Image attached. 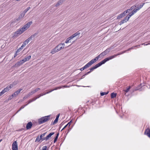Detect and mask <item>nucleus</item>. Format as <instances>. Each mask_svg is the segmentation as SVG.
<instances>
[{"label":"nucleus","instance_id":"1","mask_svg":"<svg viewBox=\"0 0 150 150\" xmlns=\"http://www.w3.org/2000/svg\"><path fill=\"white\" fill-rule=\"evenodd\" d=\"M32 23V22L31 21L28 22L23 27L19 29L17 31L14 33L13 37V38H16L21 35L29 27Z\"/></svg>","mask_w":150,"mask_h":150},{"label":"nucleus","instance_id":"2","mask_svg":"<svg viewBox=\"0 0 150 150\" xmlns=\"http://www.w3.org/2000/svg\"><path fill=\"white\" fill-rule=\"evenodd\" d=\"M111 48H108L105 51H103V52L100 53L99 55L97 57L95 58L92 59V60L93 61L94 63L96 62L97 61L98 59L100 58H101L104 56H105L107 54H108L111 50Z\"/></svg>","mask_w":150,"mask_h":150},{"label":"nucleus","instance_id":"3","mask_svg":"<svg viewBox=\"0 0 150 150\" xmlns=\"http://www.w3.org/2000/svg\"><path fill=\"white\" fill-rule=\"evenodd\" d=\"M139 46H140V45H137V46H135L132 47L131 48H130L128 49L127 50L124 51L122 52H121L120 53H118L116 54H115L113 55L110 56L107 58H106V59L108 61L110 59H111L115 58V57H116L118 55H119L123 54L125 52L127 51H129L132 49H134V48L135 47H137V48H138V47H139Z\"/></svg>","mask_w":150,"mask_h":150},{"label":"nucleus","instance_id":"4","mask_svg":"<svg viewBox=\"0 0 150 150\" xmlns=\"http://www.w3.org/2000/svg\"><path fill=\"white\" fill-rule=\"evenodd\" d=\"M65 45L64 43L59 44L57 45L54 49H52L50 53L52 54H54L55 53L59 51L62 49L64 48V46Z\"/></svg>","mask_w":150,"mask_h":150},{"label":"nucleus","instance_id":"5","mask_svg":"<svg viewBox=\"0 0 150 150\" xmlns=\"http://www.w3.org/2000/svg\"><path fill=\"white\" fill-rule=\"evenodd\" d=\"M50 115H49L42 117L38 120V123L41 124L47 122L50 119Z\"/></svg>","mask_w":150,"mask_h":150},{"label":"nucleus","instance_id":"6","mask_svg":"<svg viewBox=\"0 0 150 150\" xmlns=\"http://www.w3.org/2000/svg\"><path fill=\"white\" fill-rule=\"evenodd\" d=\"M107 61V60L105 58L104 60H103L101 62L97 64L91 68L90 69L91 71H92L94 69L101 66L103 64H105Z\"/></svg>","mask_w":150,"mask_h":150},{"label":"nucleus","instance_id":"7","mask_svg":"<svg viewBox=\"0 0 150 150\" xmlns=\"http://www.w3.org/2000/svg\"><path fill=\"white\" fill-rule=\"evenodd\" d=\"M80 33L79 32V31H78L74 34H73L70 37H69L68 38H67L65 42L66 43H67L69 42V41L71 39L73 38H74L75 37L79 35L80 34Z\"/></svg>","mask_w":150,"mask_h":150},{"label":"nucleus","instance_id":"8","mask_svg":"<svg viewBox=\"0 0 150 150\" xmlns=\"http://www.w3.org/2000/svg\"><path fill=\"white\" fill-rule=\"evenodd\" d=\"M94 63L91 60L88 62L85 66H84L83 67L81 68L80 69V70L82 71L84 70V69L87 68L88 67H90L91 65L94 64Z\"/></svg>","mask_w":150,"mask_h":150},{"label":"nucleus","instance_id":"9","mask_svg":"<svg viewBox=\"0 0 150 150\" xmlns=\"http://www.w3.org/2000/svg\"><path fill=\"white\" fill-rule=\"evenodd\" d=\"M13 86V84H11L9 86H7L1 91V93L3 94H4L5 92L10 90Z\"/></svg>","mask_w":150,"mask_h":150},{"label":"nucleus","instance_id":"10","mask_svg":"<svg viewBox=\"0 0 150 150\" xmlns=\"http://www.w3.org/2000/svg\"><path fill=\"white\" fill-rule=\"evenodd\" d=\"M12 150H18V146L16 141H14L12 145Z\"/></svg>","mask_w":150,"mask_h":150},{"label":"nucleus","instance_id":"11","mask_svg":"<svg viewBox=\"0 0 150 150\" xmlns=\"http://www.w3.org/2000/svg\"><path fill=\"white\" fill-rule=\"evenodd\" d=\"M40 90V88H37L35 89L34 90H33L30 92L28 94H27L28 97H29L30 96L39 90Z\"/></svg>","mask_w":150,"mask_h":150},{"label":"nucleus","instance_id":"12","mask_svg":"<svg viewBox=\"0 0 150 150\" xmlns=\"http://www.w3.org/2000/svg\"><path fill=\"white\" fill-rule=\"evenodd\" d=\"M54 134V132H52L50 133L48 135H47L46 137H43V139L47 140L50 139V138L51 137V136Z\"/></svg>","mask_w":150,"mask_h":150},{"label":"nucleus","instance_id":"13","mask_svg":"<svg viewBox=\"0 0 150 150\" xmlns=\"http://www.w3.org/2000/svg\"><path fill=\"white\" fill-rule=\"evenodd\" d=\"M23 63V62L22 61V60H21L18 62L15 65V67H19L21 65H22Z\"/></svg>","mask_w":150,"mask_h":150},{"label":"nucleus","instance_id":"14","mask_svg":"<svg viewBox=\"0 0 150 150\" xmlns=\"http://www.w3.org/2000/svg\"><path fill=\"white\" fill-rule=\"evenodd\" d=\"M144 134L150 138V129L149 128H148L146 129L144 132Z\"/></svg>","mask_w":150,"mask_h":150},{"label":"nucleus","instance_id":"15","mask_svg":"<svg viewBox=\"0 0 150 150\" xmlns=\"http://www.w3.org/2000/svg\"><path fill=\"white\" fill-rule=\"evenodd\" d=\"M37 34V33H35L34 34L32 35L30 37L27 39L29 41L34 39L35 37H36Z\"/></svg>","mask_w":150,"mask_h":150},{"label":"nucleus","instance_id":"16","mask_svg":"<svg viewBox=\"0 0 150 150\" xmlns=\"http://www.w3.org/2000/svg\"><path fill=\"white\" fill-rule=\"evenodd\" d=\"M33 125V124L31 122H28L27 124L26 128L27 129H30Z\"/></svg>","mask_w":150,"mask_h":150},{"label":"nucleus","instance_id":"17","mask_svg":"<svg viewBox=\"0 0 150 150\" xmlns=\"http://www.w3.org/2000/svg\"><path fill=\"white\" fill-rule=\"evenodd\" d=\"M31 56L30 55L26 56L24 59L22 60V61L24 63L26 61H28L31 58Z\"/></svg>","mask_w":150,"mask_h":150},{"label":"nucleus","instance_id":"18","mask_svg":"<svg viewBox=\"0 0 150 150\" xmlns=\"http://www.w3.org/2000/svg\"><path fill=\"white\" fill-rule=\"evenodd\" d=\"M127 17H126L123 20L121 21L120 23V25H121L124 23L126 22L127 21H128Z\"/></svg>","mask_w":150,"mask_h":150},{"label":"nucleus","instance_id":"19","mask_svg":"<svg viewBox=\"0 0 150 150\" xmlns=\"http://www.w3.org/2000/svg\"><path fill=\"white\" fill-rule=\"evenodd\" d=\"M64 0H59L57 4L55 5V6L57 7L59 5L62 4L63 2H64Z\"/></svg>","mask_w":150,"mask_h":150},{"label":"nucleus","instance_id":"20","mask_svg":"<svg viewBox=\"0 0 150 150\" xmlns=\"http://www.w3.org/2000/svg\"><path fill=\"white\" fill-rule=\"evenodd\" d=\"M131 11V9H128L126 11H124L123 13H122V15H123V16H125V15H126V14L128 12V13H129L130 11Z\"/></svg>","mask_w":150,"mask_h":150},{"label":"nucleus","instance_id":"21","mask_svg":"<svg viewBox=\"0 0 150 150\" xmlns=\"http://www.w3.org/2000/svg\"><path fill=\"white\" fill-rule=\"evenodd\" d=\"M29 42V41H28V40L27 39L23 42V43L22 44V45H23L24 47H25V45L27 44H28Z\"/></svg>","mask_w":150,"mask_h":150},{"label":"nucleus","instance_id":"22","mask_svg":"<svg viewBox=\"0 0 150 150\" xmlns=\"http://www.w3.org/2000/svg\"><path fill=\"white\" fill-rule=\"evenodd\" d=\"M25 13L24 12L22 13H21L20 16L18 18L17 20H19L20 18H23L25 16Z\"/></svg>","mask_w":150,"mask_h":150},{"label":"nucleus","instance_id":"23","mask_svg":"<svg viewBox=\"0 0 150 150\" xmlns=\"http://www.w3.org/2000/svg\"><path fill=\"white\" fill-rule=\"evenodd\" d=\"M117 95L116 93H112L111 94V97L112 98H113L116 97Z\"/></svg>","mask_w":150,"mask_h":150},{"label":"nucleus","instance_id":"24","mask_svg":"<svg viewBox=\"0 0 150 150\" xmlns=\"http://www.w3.org/2000/svg\"><path fill=\"white\" fill-rule=\"evenodd\" d=\"M46 132L44 133L43 134H41V135H40V139H41V140H42V141L45 140L43 139V137L45 136V134H46Z\"/></svg>","mask_w":150,"mask_h":150},{"label":"nucleus","instance_id":"25","mask_svg":"<svg viewBox=\"0 0 150 150\" xmlns=\"http://www.w3.org/2000/svg\"><path fill=\"white\" fill-rule=\"evenodd\" d=\"M36 100V98H33L32 99L30 100L28 102V104L31 103V102L34 101Z\"/></svg>","mask_w":150,"mask_h":150},{"label":"nucleus","instance_id":"26","mask_svg":"<svg viewBox=\"0 0 150 150\" xmlns=\"http://www.w3.org/2000/svg\"><path fill=\"white\" fill-rule=\"evenodd\" d=\"M67 87V86H62V88H65V87ZM62 88V87H61V86L57 87L56 88L54 89H53V90H54V91L56 90H57L58 89H60L61 88Z\"/></svg>","mask_w":150,"mask_h":150},{"label":"nucleus","instance_id":"27","mask_svg":"<svg viewBox=\"0 0 150 150\" xmlns=\"http://www.w3.org/2000/svg\"><path fill=\"white\" fill-rule=\"evenodd\" d=\"M24 47V46L22 45L21 47L17 50L16 51V53H18V52H20L21 51V50Z\"/></svg>","mask_w":150,"mask_h":150},{"label":"nucleus","instance_id":"28","mask_svg":"<svg viewBox=\"0 0 150 150\" xmlns=\"http://www.w3.org/2000/svg\"><path fill=\"white\" fill-rule=\"evenodd\" d=\"M59 135V133H58L57 134V136H56L55 137V138L54 139V143H55L57 141V139Z\"/></svg>","mask_w":150,"mask_h":150},{"label":"nucleus","instance_id":"29","mask_svg":"<svg viewBox=\"0 0 150 150\" xmlns=\"http://www.w3.org/2000/svg\"><path fill=\"white\" fill-rule=\"evenodd\" d=\"M134 14V13L131 12L130 14L129 15V16L127 17V18H128V20L130 18V17L132 16Z\"/></svg>","mask_w":150,"mask_h":150},{"label":"nucleus","instance_id":"30","mask_svg":"<svg viewBox=\"0 0 150 150\" xmlns=\"http://www.w3.org/2000/svg\"><path fill=\"white\" fill-rule=\"evenodd\" d=\"M124 16H123V15H122V13H121L117 17V19H119L120 18H121L122 17H123Z\"/></svg>","mask_w":150,"mask_h":150},{"label":"nucleus","instance_id":"31","mask_svg":"<svg viewBox=\"0 0 150 150\" xmlns=\"http://www.w3.org/2000/svg\"><path fill=\"white\" fill-rule=\"evenodd\" d=\"M30 8V7H29L25 9L24 11V13H25L28 11Z\"/></svg>","mask_w":150,"mask_h":150},{"label":"nucleus","instance_id":"32","mask_svg":"<svg viewBox=\"0 0 150 150\" xmlns=\"http://www.w3.org/2000/svg\"><path fill=\"white\" fill-rule=\"evenodd\" d=\"M28 105V104H27L26 105H23V106H22L21 108H20V109L16 113H17L19 111L21 110L25 106H26L27 105Z\"/></svg>","mask_w":150,"mask_h":150},{"label":"nucleus","instance_id":"33","mask_svg":"<svg viewBox=\"0 0 150 150\" xmlns=\"http://www.w3.org/2000/svg\"><path fill=\"white\" fill-rule=\"evenodd\" d=\"M22 90V89L21 88H20L16 92V93H17V94L18 95L19 93H20V92Z\"/></svg>","mask_w":150,"mask_h":150},{"label":"nucleus","instance_id":"34","mask_svg":"<svg viewBox=\"0 0 150 150\" xmlns=\"http://www.w3.org/2000/svg\"><path fill=\"white\" fill-rule=\"evenodd\" d=\"M130 88V86H129L126 90H124V91L126 93H127L129 91Z\"/></svg>","mask_w":150,"mask_h":150},{"label":"nucleus","instance_id":"35","mask_svg":"<svg viewBox=\"0 0 150 150\" xmlns=\"http://www.w3.org/2000/svg\"><path fill=\"white\" fill-rule=\"evenodd\" d=\"M18 95L17 93H16V92L12 94L13 97H16Z\"/></svg>","mask_w":150,"mask_h":150},{"label":"nucleus","instance_id":"36","mask_svg":"<svg viewBox=\"0 0 150 150\" xmlns=\"http://www.w3.org/2000/svg\"><path fill=\"white\" fill-rule=\"evenodd\" d=\"M108 93V92H107V93H106L105 92H102V93H101L100 95L101 96H103V95H105L107 94Z\"/></svg>","mask_w":150,"mask_h":150},{"label":"nucleus","instance_id":"37","mask_svg":"<svg viewBox=\"0 0 150 150\" xmlns=\"http://www.w3.org/2000/svg\"><path fill=\"white\" fill-rule=\"evenodd\" d=\"M47 146H44L42 147L41 150H47Z\"/></svg>","mask_w":150,"mask_h":150},{"label":"nucleus","instance_id":"38","mask_svg":"<svg viewBox=\"0 0 150 150\" xmlns=\"http://www.w3.org/2000/svg\"><path fill=\"white\" fill-rule=\"evenodd\" d=\"M58 119H57V118H56V119H55V120H54V121L53 122V124H55L58 121Z\"/></svg>","mask_w":150,"mask_h":150},{"label":"nucleus","instance_id":"39","mask_svg":"<svg viewBox=\"0 0 150 150\" xmlns=\"http://www.w3.org/2000/svg\"><path fill=\"white\" fill-rule=\"evenodd\" d=\"M41 139H40V137H38L36 139L35 142H39Z\"/></svg>","mask_w":150,"mask_h":150},{"label":"nucleus","instance_id":"40","mask_svg":"<svg viewBox=\"0 0 150 150\" xmlns=\"http://www.w3.org/2000/svg\"><path fill=\"white\" fill-rule=\"evenodd\" d=\"M13 97L12 95L10 96L8 99V100H11Z\"/></svg>","mask_w":150,"mask_h":150},{"label":"nucleus","instance_id":"41","mask_svg":"<svg viewBox=\"0 0 150 150\" xmlns=\"http://www.w3.org/2000/svg\"><path fill=\"white\" fill-rule=\"evenodd\" d=\"M137 11V10L136 9H133V11L132 12L134 13H134H136Z\"/></svg>","mask_w":150,"mask_h":150},{"label":"nucleus","instance_id":"42","mask_svg":"<svg viewBox=\"0 0 150 150\" xmlns=\"http://www.w3.org/2000/svg\"><path fill=\"white\" fill-rule=\"evenodd\" d=\"M136 6H132L131 8H130V9H131V10H132L133 9H134V8Z\"/></svg>","mask_w":150,"mask_h":150},{"label":"nucleus","instance_id":"43","mask_svg":"<svg viewBox=\"0 0 150 150\" xmlns=\"http://www.w3.org/2000/svg\"><path fill=\"white\" fill-rule=\"evenodd\" d=\"M144 3H143V4H140V6H139L140 8V9L143 7V6L144 4Z\"/></svg>","mask_w":150,"mask_h":150},{"label":"nucleus","instance_id":"44","mask_svg":"<svg viewBox=\"0 0 150 150\" xmlns=\"http://www.w3.org/2000/svg\"><path fill=\"white\" fill-rule=\"evenodd\" d=\"M41 96H40V94H39V95H38V96H37V97H36V98H36V100L37 99H38V98H40V97Z\"/></svg>","mask_w":150,"mask_h":150},{"label":"nucleus","instance_id":"45","mask_svg":"<svg viewBox=\"0 0 150 150\" xmlns=\"http://www.w3.org/2000/svg\"><path fill=\"white\" fill-rule=\"evenodd\" d=\"M71 122V121L70 122H68V124L66 125H67V126H68L69 127H70V123Z\"/></svg>","mask_w":150,"mask_h":150},{"label":"nucleus","instance_id":"46","mask_svg":"<svg viewBox=\"0 0 150 150\" xmlns=\"http://www.w3.org/2000/svg\"><path fill=\"white\" fill-rule=\"evenodd\" d=\"M46 94H47L46 93H44L40 94V96H42L43 95H46Z\"/></svg>","mask_w":150,"mask_h":150},{"label":"nucleus","instance_id":"47","mask_svg":"<svg viewBox=\"0 0 150 150\" xmlns=\"http://www.w3.org/2000/svg\"><path fill=\"white\" fill-rule=\"evenodd\" d=\"M60 115V114H58L57 115V116H56V118H57V119H59V116Z\"/></svg>","mask_w":150,"mask_h":150},{"label":"nucleus","instance_id":"48","mask_svg":"<svg viewBox=\"0 0 150 150\" xmlns=\"http://www.w3.org/2000/svg\"><path fill=\"white\" fill-rule=\"evenodd\" d=\"M17 53H16V52L13 56L14 58H15L17 56Z\"/></svg>","mask_w":150,"mask_h":150},{"label":"nucleus","instance_id":"49","mask_svg":"<svg viewBox=\"0 0 150 150\" xmlns=\"http://www.w3.org/2000/svg\"><path fill=\"white\" fill-rule=\"evenodd\" d=\"M140 9V7H137L136 9H137V11L139 10Z\"/></svg>","mask_w":150,"mask_h":150},{"label":"nucleus","instance_id":"50","mask_svg":"<svg viewBox=\"0 0 150 150\" xmlns=\"http://www.w3.org/2000/svg\"><path fill=\"white\" fill-rule=\"evenodd\" d=\"M67 125H66L62 129V130H61V131H62V130H64L66 127H67Z\"/></svg>","mask_w":150,"mask_h":150},{"label":"nucleus","instance_id":"51","mask_svg":"<svg viewBox=\"0 0 150 150\" xmlns=\"http://www.w3.org/2000/svg\"><path fill=\"white\" fill-rule=\"evenodd\" d=\"M28 97L27 95L26 96H25V97H24L23 99H25L27 98Z\"/></svg>","mask_w":150,"mask_h":150},{"label":"nucleus","instance_id":"52","mask_svg":"<svg viewBox=\"0 0 150 150\" xmlns=\"http://www.w3.org/2000/svg\"><path fill=\"white\" fill-rule=\"evenodd\" d=\"M149 45V44H148H148H145V43H143V44H142V45H145H145Z\"/></svg>","mask_w":150,"mask_h":150},{"label":"nucleus","instance_id":"53","mask_svg":"<svg viewBox=\"0 0 150 150\" xmlns=\"http://www.w3.org/2000/svg\"><path fill=\"white\" fill-rule=\"evenodd\" d=\"M86 76V75H85V74L84 75H83V76H82V77H81V79H83V78H84L85 77V76Z\"/></svg>","mask_w":150,"mask_h":150},{"label":"nucleus","instance_id":"54","mask_svg":"<svg viewBox=\"0 0 150 150\" xmlns=\"http://www.w3.org/2000/svg\"><path fill=\"white\" fill-rule=\"evenodd\" d=\"M3 95V94L1 93V92H0V96H2Z\"/></svg>","mask_w":150,"mask_h":150},{"label":"nucleus","instance_id":"55","mask_svg":"<svg viewBox=\"0 0 150 150\" xmlns=\"http://www.w3.org/2000/svg\"><path fill=\"white\" fill-rule=\"evenodd\" d=\"M50 92H50V91H48V92H46V93H47V94H48V93H50Z\"/></svg>","mask_w":150,"mask_h":150},{"label":"nucleus","instance_id":"56","mask_svg":"<svg viewBox=\"0 0 150 150\" xmlns=\"http://www.w3.org/2000/svg\"><path fill=\"white\" fill-rule=\"evenodd\" d=\"M70 129H68L67 134L68 133H69L70 132Z\"/></svg>","mask_w":150,"mask_h":150},{"label":"nucleus","instance_id":"57","mask_svg":"<svg viewBox=\"0 0 150 150\" xmlns=\"http://www.w3.org/2000/svg\"><path fill=\"white\" fill-rule=\"evenodd\" d=\"M89 73L88 72H87V73L85 74V75H86L88 74Z\"/></svg>","mask_w":150,"mask_h":150},{"label":"nucleus","instance_id":"58","mask_svg":"<svg viewBox=\"0 0 150 150\" xmlns=\"http://www.w3.org/2000/svg\"><path fill=\"white\" fill-rule=\"evenodd\" d=\"M54 91V90H53V89H52V90H50V92H52V91Z\"/></svg>","mask_w":150,"mask_h":150},{"label":"nucleus","instance_id":"59","mask_svg":"<svg viewBox=\"0 0 150 150\" xmlns=\"http://www.w3.org/2000/svg\"><path fill=\"white\" fill-rule=\"evenodd\" d=\"M91 72V71L90 70V71H88V72L89 73H90Z\"/></svg>","mask_w":150,"mask_h":150},{"label":"nucleus","instance_id":"60","mask_svg":"<svg viewBox=\"0 0 150 150\" xmlns=\"http://www.w3.org/2000/svg\"><path fill=\"white\" fill-rule=\"evenodd\" d=\"M20 0H16V1H20Z\"/></svg>","mask_w":150,"mask_h":150},{"label":"nucleus","instance_id":"61","mask_svg":"<svg viewBox=\"0 0 150 150\" xmlns=\"http://www.w3.org/2000/svg\"><path fill=\"white\" fill-rule=\"evenodd\" d=\"M2 139L0 140V142L2 141Z\"/></svg>","mask_w":150,"mask_h":150},{"label":"nucleus","instance_id":"62","mask_svg":"<svg viewBox=\"0 0 150 150\" xmlns=\"http://www.w3.org/2000/svg\"><path fill=\"white\" fill-rule=\"evenodd\" d=\"M148 44H149V45H150V43H148Z\"/></svg>","mask_w":150,"mask_h":150}]
</instances>
